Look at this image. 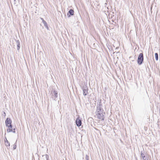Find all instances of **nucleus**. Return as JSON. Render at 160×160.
Masks as SVG:
<instances>
[{
  "instance_id": "obj_1",
  "label": "nucleus",
  "mask_w": 160,
  "mask_h": 160,
  "mask_svg": "<svg viewBox=\"0 0 160 160\" xmlns=\"http://www.w3.org/2000/svg\"><path fill=\"white\" fill-rule=\"evenodd\" d=\"M105 113L103 112L102 108V105L101 101L97 103V110L96 111V115L97 118L101 120H104Z\"/></svg>"
},
{
  "instance_id": "obj_2",
  "label": "nucleus",
  "mask_w": 160,
  "mask_h": 160,
  "mask_svg": "<svg viewBox=\"0 0 160 160\" xmlns=\"http://www.w3.org/2000/svg\"><path fill=\"white\" fill-rule=\"evenodd\" d=\"M143 61V53H140L138 57L137 62L139 65L142 64Z\"/></svg>"
},
{
  "instance_id": "obj_3",
  "label": "nucleus",
  "mask_w": 160,
  "mask_h": 160,
  "mask_svg": "<svg viewBox=\"0 0 160 160\" xmlns=\"http://www.w3.org/2000/svg\"><path fill=\"white\" fill-rule=\"evenodd\" d=\"M51 93L52 94V98L55 101H57L58 100L57 98L58 96V92L55 90H54L53 91H52Z\"/></svg>"
},
{
  "instance_id": "obj_4",
  "label": "nucleus",
  "mask_w": 160,
  "mask_h": 160,
  "mask_svg": "<svg viewBox=\"0 0 160 160\" xmlns=\"http://www.w3.org/2000/svg\"><path fill=\"white\" fill-rule=\"evenodd\" d=\"M12 121L10 118H7L5 121V123L6 126L8 127H10L12 128V127L11 124Z\"/></svg>"
},
{
  "instance_id": "obj_5",
  "label": "nucleus",
  "mask_w": 160,
  "mask_h": 160,
  "mask_svg": "<svg viewBox=\"0 0 160 160\" xmlns=\"http://www.w3.org/2000/svg\"><path fill=\"white\" fill-rule=\"evenodd\" d=\"M82 90L83 95L85 96L87 95L88 93L87 87L86 86H83L82 87Z\"/></svg>"
},
{
  "instance_id": "obj_6",
  "label": "nucleus",
  "mask_w": 160,
  "mask_h": 160,
  "mask_svg": "<svg viewBox=\"0 0 160 160\" xmlns=\"http://www.w3.org/2000/svg\"><path fill=\"white\" fill-rule=\"evenodd\" d=\"M144 152V151H141V155L143 160H148L147 156L146 155L143 153Z\"/></svg>"
},
{
  "instance_id": "obj_7",
  "label": "nucleus",
  "mask_w": 160,
  "mask_h": 160,
  "mask_svg": "<svg viewBox=\"0 0 160 160\" xmlns=\"http://www.w3.org/2000/svg\"><path fill=\"white\" fill-rule=\"evenodd\" d=\"M76 124L78 127H80L81 125L82 121L79 119V117L78 118L76 121Z\"/></svg>"
},
{
  "instance_id": "obj_8",
  "label": "nucleus",
  "mask_w": 160,
  "mask_h": 160,
  "mask_svg": "<svg viewBox=\"0 0 160 160\" xmlns=\"http://www.w3.org/2000/svg\"><path fill=\"white\" fill-rule=\"evenodd\" d=\"M41 19L42 20V22L46 28L48 30L49 29L48 27V26L47 23V22L43 19L42 18H41Z\"/></svg>"
},
{
  "instance_id": "obj_9",
  "label": "nucleus",
  "mask_w": 160,
  "mask_h": 160,
  "mask_svg": "<svg viewBox=\"0 0 160 160\" xmlns=\"http://www.w3.org/2000/svg\"><path fill=\"white\" fill-rule=\"evenodd\" d=\"M74 10L72 9H70L68 13V15L70 17V15H72L74 14Z\"/></svg>"
},
{
  "instance_id": "obj_10",
  "label": "nucleus",
  "mask_w": 160,
  "mask_h": 160,
  "mask_svg": "<svg viewBox=\"0 0 160 160\" xmlns=\"http://www.w3.org/2000/svg\"><path fill=\"white\" fill-rule=\"evenodd\" d=\"M16 43L17 46V50H18L19 49L20 47V42L18 40H17Z\"/></svg>"
},
{
  "instance_id": "obj_11",
  "label": "nucleus",
  "mask_w": 160,
  "mask_h": 160,
  "mask_svg": "<svg viewBox=\"0 0 160 160\" xmlns=\"http://www.w3.org/2000/svg\"><path fill=\"white\" fill-rule=\"evenodd\" d=\"M44 160H48L49 156L47 154H46L42 156Z\"/></svg>"
},
{
  "instance_id": "obj_12",
  "label": "nucleus",
  "mask_w": 160,
  "mask_h": 160,
  "mask_svg": "<svg viewBox=\"0 0 160 160\" xmlns=\"http://www.w3.org/2000/svg\"><path fill=\"white\" fill-rule=\"evenodd\" d=\"M6 138V141L5 140V145H6V146H10V143L7 140V139H6V138Z\"/></svg>"
},
{
  "instance_id": "obj_13",
  "label": "nucleus",
  "mask_w": 160,
  "mask_h": 160,
  "mask_svg": "<svg viewBox=\"0 0 160 160\" xmlns=\"http://www.w3.org/2000/svg\"><path fill=\"white\" fill-rule=\"evenodd\" d=\"M156 60L157 61L158 60V54L157 53H156L155 54Z\"/></svg>"
},
{
  "instance_id": "obj_14",
  "label": "nucleus",
  "mask_w": 160,
  "mask_h": 160,
  "mask_svg": "<svg viewBox=\"0 0 160 160\" xmlns=\"http://www.w3.org/2000/svg\"><path fill=\"white\" fill-rule=\"evenodd\" d=\"M8 129L7 131L8 132H11L12 130V127L11 128L10 127H8Z\"/></svg>"
},
{
  "instance_id": "obj_15",
  "label": "nucleus",
  "mask_w": 160,
  "mask_h": 160,
  "mask_svg": "<svg viewBox=\"0 0 160 160\" xmlns=\"http://www.w3.org/2000/svg\"><path fill=\"white\" fill-rule=\"evenodd\" d=\"M17 147V145L16 143H15L13 145V149L14 150Z\"/></svg>"
},
{
  "instance_id": "obj_16",
  "label": "nucleus",
  "mask_w": 160,
  "mask_h": 160,
  "mask_svg": "<svg viewBox=\"0 0 160 160\" xmlns=\"http://www.w3.org/2000/svg\"><path fill=\"white\" fill-rule=\"evenodd\" d=\"M12 130L11 132H12L13 133L15 132V128L12 129Z\"/></svg>"
},
{
  "instance_id": "obj_17",
  "label": "nucleus",
  "mask_w": 160,
  "mask_h": 160,
  "mask_svg": "<svg viewBox=\"0 0 160 160\" xmlns=\"http://www.w3.org/2000/svg\"><path fill=\"white\" fill-rule=\"evenodd\" d=\"M86 160H88L89 157L87 155H86Z\"/></svg>"
},
{
  "instance_id": "obj_18",
  "label": "nucleus",
  "mask_w": 160,
  "mask_h": 160,
  "mask_svg": "<svg viewBox=\"0 0 160 160\" xmlns=\"http://www.w3.org/2000/svg\"><path fill=\"white\" fill-rule=\"evenodd\" d=\"M14 1H16V0H14Z\"/></svg>"
}]
</instances>
